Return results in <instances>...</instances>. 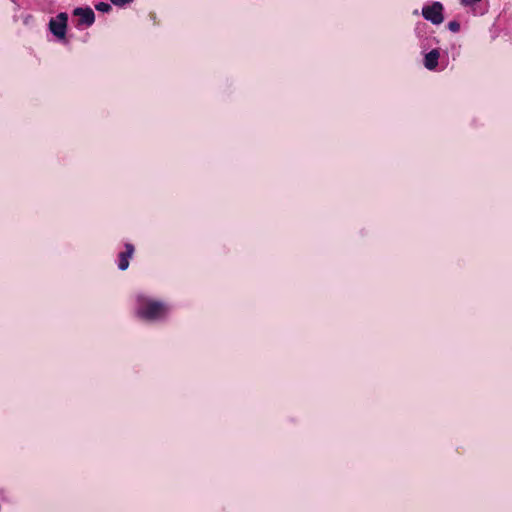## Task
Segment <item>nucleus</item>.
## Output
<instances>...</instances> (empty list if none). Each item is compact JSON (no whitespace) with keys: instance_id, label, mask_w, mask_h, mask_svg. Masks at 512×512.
<instances>
[{"instance_id":"f257e3e1","label":"nucleus","mask_w":512,"mask_h":512,"mask_svg":"<svg viewBox=\"0 0 512 512\" xmlns=\"http://www.w3.org/2000/svg\"><path fill=\"white\" fill-rule=\"evenodd\" d=\"M167 309L161 302L148 301L138 310V315L146 320H156L165 315Z\"/></svg>"},{"instance_id":"f03ea898","label":"nucleus","mask_w":512,"mask_h":512,"mask_svg":"<svg viewBox=\"0 0 512 512\" xmlns=\"http://www.w3.org/2000/svg\"><path fill=\"white\" fill-rule=\"evenodd\" d=\"M67 15L59 14L55 19H51L49 27L51 32L58 38H64L66 33Z\"/></svg>"},{"instance_id":"7ed1b4c3","label":"nucleus","mask_w":512,"mask_h":512,"mask_svg":"<svg viewBox=\"0 0 512 512\" xmlns=\"http://www.w3.org/2000/svg\"><path fill=\"white\" fill-rule=\"evenodd\" d=\"M423 16L434 24H440L443 21L442 5L436 2L431 6L423 8Z\"/></svg>"},{"instance_id":"20e7f679","label":"nucleus","mask_w":512,"mask_h":512,"mask_svg":"<svg viewBox=\"0 0 512 512\" xmlns=\"http://www.w3.org/2000/svg\"><path fill=\"white\" fill-rule=\"evenodd\" d=\"M74 15L79 17V22L85 25H91L95 20L94 12L91 8H76Z\"/></svg>"},{"instance_id":"39448f33","label":"nucleus","mask_w":512,"mask_h":512,"mask_svg":"<svg viewBox=\"0 0 512 512\" xmlns=\"http://www.w3.org/2000/svg\"><path fill=\"white\" fill-rule=\"evenodd\" d=\"M126 250L127 251L125 253L120 254L119 268L121 270H125L128 268V266H129L128 259L132 256V254L134 252V248L131 244L126 245Z\"/></svg>"},{"instance_id":"423d86ee","label":"nucleus","mask_w":512,"mask_h":512,"mask_svg":"<svg viewBox=\"0 0 512 512\" xmlns=\"http://www.w3.org/2000/svg\"><path fill=\"white\" fill-rule=\"evenodd\" d=\"M439 52L432 50L425 56V67L429 70L434 69L438 64Z\"/></svg>"},{"instance_id":"0eeeda50","label":"nucleus","mask_w":512,"mask_h":512,"mask_svg":"<svg viewBox=\"0 0 512 512\" xmlns=\"http://www.w3.org/2000/svg\"><path fill=\"white\" fill-rule=\"evenodd\" d=\"M96 9L101 12H108L110 10V5L104 2H101L96 5Z\"/></svg>"},{"instance_id":"6e6552de","label":"nucleus","mask_w":512,"mask_h":512,"mask_svg":"<svg viewBox=\"0 0 512 512\" xmlns=\"http://www.w3.org/2000/svg\"><path fill=\"white\" fill-rule=\"evenodd\" d=\"M449 29L452 32H458L459 29H460V25L456 21H452V22L449 23Z\"/></svg>"},{"instance_id":"1a4fd4ad","label":"nucleus","mask_w":512,"mask_h":512,"mask_svg":"<svg viewBox=\"0 0 512 512\" xmlns=\"http://www.w3.org/2000/svg\"><path fill=\"white\" fill-rule=\"evenodd\" d=\"M480 1H481V0H461V3H462L463 5L468 6V5H471V4H473V3L480 2Z\"/></svg>"}]
</instances>
